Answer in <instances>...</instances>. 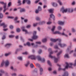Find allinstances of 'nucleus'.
Listing matches in <instances>:
<instances>
[{"mask_svg":"<svg viewBox=\"0 0 76 76\" xmlns=\"http://www.w3.org/2000/svg\"><path fill=\"white\" fill-rule=\"evenodd\" d=\"M66 66L65 68L64 69L61 68L60 67H61V65H59V64H57V65L59 67V68H58V70L59 71H60V70H64H64H65L66 69H68L69 67L70 68H72V66H73V65L74 66H76V59L75 61V63L74 64H73V63H70L69 64L67 62H66Z\"/></svg>","mask_w":76,"mask_h":76,"instance_id":"1","label":"nucleus"},{"mask_svg":"<svg viewBox=\"0 0 76 76\" xmlns=\"http://www.w3.org/2000/svg\"><path fill=\"white\" fill-rule=\"evenodd\" d=\"M52 49L51 48H50L48 49V51L50 52L49 57L50 58H54V61L55 63H57L58 61V58H60V55L62 53V51H60L59 53H58L57 55V57L58 58H55V56H51V54H53V52L51 51Z\"/></svg>","mask_w":76,"mask_h":76,"instance_id":"2","label":"nucleus"},{"mask_svg":"<svg viewBox=\"0 0 76 76\" xmlns=\"http://www.w3.org/2000/svg\"><path fill=\"white\" fill-rule=\"evenodd\" d=\"M28 57L29 58H31V59L32 60H35V59H36L37 58L39 61H42V62H43V63L45 62V59L44 58L41 59V57L39 56H38L37 57L35 56L32 55L29 56Z\"/></svg>","mask_w":76,"mask_h":76,"instance_id":"3","label":"nucleus"},{"mask_svg":"<svg viewBox=\"0 0 76 76\" xmlns=\"http://www.w3.org/2000/svg\"><path fill=\"white\" fill-rule=\"evenodd\" d=\"M36 34H37V31H34L33 33V35L32 37V38H33L34 39H37L38 38V36H37Z\"/></svg>","mask_w":76,"mask_h":76,"instance_id":"4","label":"nucleus"},{"mask_svg":"<svg viewBox=\"0 0 76 76\" xmlns=\"http://www.w3.org/2000/svg\"><path fill=\"white\" fill-rule=\"evenodd\" d=\"M26 2V3L28 4H31V1L29 0H23V4H24V3H25V2Z\"/></svg>","mask_w":76,"mask_h":76,"instance_id":"5","label":"nucleus"},{"mask_svg":"<svg viewBox=\"0 0 76 76\" xmlns=\"http://www.w3.org/2000/svg\"><path fill=\"white\" fill-rule=\"evenodd\" d=\"M50 41H52V42H56V41H58L59 42H60L61 41V39H51Z\"/></svg>","mask_w":76,"mask_h":76,"instance_id":"6","label":"nucleus"},{"mask_svg":"<svg viewBox=\"0 0 76 76\" xmlns=\"http://www.w3.org/2000/svg\"><path fill=\"white\" fill-rule=\"evenodd\" d=\"M4 63H5V66L6 67H7V66H8L9 65V64H10V63H9V62L8 60H7L5 61Z\"/></svg>","mask_w":76,"mask_h":76,"instance_id":"7","label":"nucleus"},{"mask_svg":"<svg viewBox=\"0 0 76 76\" xmlns=\"http://www.w3.org/2000/svg\"><path fill=\"white\" fill-rule=\"evenodd\" d=\"M22 29L23 31V32H26V34H28V32L25 29V27L24 26H23L21 28Z\"/></svg>","mask_w":76,"mask_h":76,"instance_id":"8","label":"nucleus"},{"mask_svg":"<svg viewBox=\"0 0 76 76\" xmlns=\"http://www.w3.org/2000/svg\"><path fill=\"white\" fill-rule=\"evenodd\" d=\"M39 72L40 75H42V72H43V69L41 67L39 68Z\"/></svg>","mask_w":76,"mask_h":76,"instance_id":"9","label":"nucleus"},{"mask_svg":"<svg viewBox=\"0 0 76 76\" xmlns=\"http://www.w3.org/2000/svg\"><path fill=\"white\" fill-rule=\"evenodd\" d=\"M55 29H56V26H53L51 29V31L53 33L54 32V30H55Z\"/></svg>","mask_w":76,"mask_h":76,"instance_id":"10","label":"nucleus"},{"mask_svg":"<svg viewBox=\"0 0 76 76\" xmlns=\"http://www.w3.org/2000/svg\"><path fill=\"white\" fill-rule=\"evenodd\" d=\"M58 45L61 47H66V46H67L66 44H64V45H62V44H61V43L60 42L58 43Z\"/></svg>","mask_w":76,"mask_h":76,"instance_id":"11","label":"nucleus"},{"mask_svg":"<svg viewBox=\"0 0 76 76\" xmlns=\"http://www.w3.org/2000/svg\"><path fill=\"white\" fill-rule=\"evenodd\" d=\"M73 12V8H68V12L69 13H72Z\"/></svg>","mask_w":76,"mask_h":76,"instance_id":"12","label":"nucleus"},{"mask_svg":"<svg viewBox=\"0 0 76 76\" xmlns=\"http://www.w3.org/2000/svg\"><path fill=\"white\" fill-rule=\"evenodd\" d=\"M53 34H61V33H60V32L59 31H56L55 32L54 31Z\"/></svg>","mask_w":76,"mask_h":76,"instance_id":"13","label":"nucleus"},{"mask_svg":"<svg viewBox=\"0 0 76 76\" xmlns=\"http://www.w3.org/2000/svg\"><path fill=\"white\" fill-rule=\"evenodd\" d=\"M0 3L1 4H4V8H5L6 7V3H4V2L2 1L0 2Z\"/></svg>","mask_w":76,"mask_h":76,"instance_id":"14","label":"nucleus"},{"mask_svg":"<svg viewBox=\"0 0 76 76\" xmlns=\"http://www.w3.org/2000/svg\"><path fill=\"white\" fill-rule=\"evenodd\" d=\"M1 22H2V20H0V26H4L5 24L4 23H1Z\"/></svg>","mask_w":76,"mask_h":76,"instance_id":"15","label":"nucleus"},{"mask_svg":"<svg viewBox=\"0 0 76 76\" xmlns=\"http://www.w3.org/2000/svg\"><path fill=\"white\" fill-rule=\"evenodd\" d=\"M0 72L1 73H0V76H2V74L4 73V71L2 69H1L0 70Z\"/></svg>","mask_w":76,"mask_h":76,"instance_id":"16","label":"nucleus"},{"mask_svg":"<svg viewBox=\"0 0 76 76\" xmlns=\"http://www.w3.org/2000/svg\"><path fill=\"white\" fill-rule=\"evenodd\" d=\"M50 18L49 19V20H50L51 19V18H54L55 16H54V15H53V14H51L50 15Z\"/></svg>","mask_w":76,"mask_h":76,"instance_id":"17","label":"nucleus"},{"mask_svg":"<svg viewBox=\"0 0 76 76\" xmlns=\"http://www.w3.org/2000/svg\"><path fill=\"white\" fill-rule=\"evenodd\" d=\"M54 10L53 9H50L48 10V11L50 13H53L54 12Z\"/></svg>","mask_w":76,"mask_h":76,"instance_id":"18","label":"nucleus"},{"mask_svg":"<svg viewBox=\"0 0 76 76\" xmlns=\"http://www.w3.org/2000/svg\"><path fill=\"white\" fill-rule=\"evenodd\" d=\"M64 22H62V21H59L58 22V24L59 25H64Z\"/></svg>","mask_w":76,"mask_h":76,"instance_id":"19","label":"nucleus"},{"mask_svg":"<svg viewBox=\"0 0 76 76\" xmlns=\"http://www.w3.org/2000/svg\"><path fill=\"white\" fill-rule=\"evenodd\" d=\"M37 10L40 12V11H41V10H42V8H41V6H39L38 7Z\"/></svg>","mask_w":76,"mask_h":76,"instance_id":"20","label":"nucleus"},{"mask_svg":"<svg viewBox=\"0 0 76 76\" xmlns=\"http://www.w3.org/2000/svg\"><path fill=\"white\" fill-rule=\"evenodd\" d=\"M68 12V9H64V11H63V13H66Z\"/></svg>","mask_w":76,"mask_h":76,"instance_id":"21","label":"nucleus"},{"mask_svg":"<svg viewBox=\"0 0 76 76\" xmlns=\"http://www.w3.org/2000/svg\"><path fill=\"white\" fill-rule=\"evenodd\" d=\"M61 35H64V36H65V37H68V35H67L65 34V33H64L63 32L62 33H61V34H60Z\"/></svg>","mask_w":76,"mask_h":76,"instance_id":"22","label":"nucleus"},{"mask_svg":"<svg viewBox=\"0 0 76 76\" xmlns=\"http://www.w3.org/2000/svg\"><path fill=\"white\" fill-rule=\"evenodd\" d=\"M3 18V14L1 13H0V19H2Z\"/></svg>","mask_w":76,"mask_h":76,"instance_id":"23","label":"nucleus"},{"mask_svg":"<svg viewBox=\"0 0 76 76\" xmlns=\"http://www.w3.org/2000/svg\"><path fill=\"white\" fill-rule=\"evenodd\" d=\"M42 42H47V39L45 38L43 39H42Z\"/></svg>","mask_w":76,"mask_h":76,"instance_id":"24","label":"nucleus"},{"mask_svg":"<svg viewBox=\"0 0 76 76\" xmlns=\"http://www.w3.org/2000/svg\"><path fill=\"white\" fill-rule=\"evenodd\" d=\"M11 76H17V74L16 73H14L11 74Z\"/></svg>","mask_w":76,"mask_h":76,"instance_id":"25","label":"nucleus"},{"mask_svg":"<svg viewBox=\"0 0 76 76\" xmlns=\"http://www.w3.org/2000/svg\"><path fill=\"white\" fill-rule=\"evenodd\" d=\"M52 4L53 6H55V7H56V6H57V4H56L54 2H53L52 3Z\"/></svg>","mask_w":76,"mask_h":76,"instance_id":"26","label":"nucleus"},{"mask_svg":"<svg viewBox=\"0 0 76 76\" xmlns=\"http://www.w3.org/2000/svg\"><path fill=\"white\" fill-rule=\"evenodd\" d=\"M68 76V72H66L64 73V74L62 76Z\"/></svg>","mask_w":76,"mask_h":76,"instance_id":"27","label":"nucleus"},{"mask_svg":"<svg viewBox=\"0 0 76 76\" xmlns=\"http://www.w3.org/2000/svg\"><path fill=\"white\" fill-rule=\"evenodd\" d=\"M11 45V44L8 43L5 45V47H9V46H10V45Z\"/></svg>","mask_w":76,"mask_h":76,"instance_id":"28","label":"nucleus"},{"mask_svg":"<svg viewBox=\"0 0 76 76\" xmlns=\"http://www.w3.org/2000/svg\"><path fill=\"white\" fill-rule=\"evenodd\" d=\"M12 5V3L11 2H9L8 4V7H10Z\"/></svg>","mask_w":76,"mask_h":76,"instance_id":"29","label":"nucleus"},{"mask_svg":"<svg viewBox=\"0 0 76 76\" xmlns=\"http://www.w3.org/2000/svg\"><path fill=\"white\" fill-rule=\"evenodd\" d=\"M38 25V23H34L33 24V26H34V27H35V26H37V25Z\"/></svg>","mask_w":76,"mask_h":76,"instance_id":"30","label":"nucleus"},{"mask_svg":"<svg viewBox=\"0 0 76 76\" xmlns=\"http://www.w3.org/2000/svg\"><path fill=\"white\" fill-rule=\"evenodd\" d=\"M7 18L8 19H13L14 18V17L11 16H8Z\"/></svg>","mask_w":76,"mask_h":76,"instance_id":"31","label":"nucleus"},{"mask_svg":"<svg viewBox=\"0 0 76 76\" xmlns=\"http://www.w3.org/2000/svg\"><path fill=\"white\" fill-rule=\"evenodd\" d=\"M58 3H59L60 5H62V3L61 1H60V0H58Z\"/></svg>","mask_w":76,"mask_h":76,"instance_id":"32","label":"nucleus"},{"mask_svg":"<svg viewBox=\"0 0 76 76\" xmlns=\"http://www.w3.org/2000/svg\"><path fill=\"white\" fill-rule=\"evenodd\" d=\"M18 3L19 5H21L22 4H21V1L20 0L18 1Z\"/></svg>","mask_w":76,"mask_h":76,"instance_id":"33","label":"nucleus"},{"mask_svg":"<svg viewBox=\"0 0 76 76\" xmlns=\"http://www.w3.org/2000/svg\"><path fill=\"white\" fill-rule=\"evenodd\" d=\"M58 29V30H61V29H62V28H61V27L60 26H58L57 27Z\"/></svg>","mask_w":76,"mask_h":76,"instance_id":"34","label":"nucleus"},{"mask_svg":"<svg viewBox=\"0 0 76 76\" xmlns=\"http://www.w3.org/2000/svg\"><path fill=\"white\" fill-rule=\"evenodd\" d=\"M72 31L73 32H76V30L73 28L72 29Z\"/></svg>","mask_w":76,"mask_h":76,"instance_id":"35","label":"nucleus"},{"mask_svg":"<svg viewBox=\"0 0 76 76\" xmlns=\"http://www.w3.org/2000/svg\"><path fill=\"white\" fill-rule=\"evenodd\" d=\"M76 3V2L75 1H72V2L71 3L72 5H75V4Z\"/></svg>","mask_w":76,"mask_h":76,"instance_id":"36","label":"nucleus"},{"mask_svg":"<svg viewBox=\"0 0 76 76\" xmlns=\"http://www.w3.org/2000/svg\"><path fill=\"white\" fill-rule=\"evenodd\" d=\"M23 12H25V10L24 9H21L20 10V13H22Z\"/></svg>","mask_w":76,"mask_h":76,"instance_id":"37","label":"nucleus"},{"mask_svg":"<svg viewBox=\"0 0 76 76\" xmlns=\"http://www.w3.org/2000/svg\"><path fill=\"white\" fill-rule=\"evenodd\" d=\"M39 10H38L36 9V10L35 11V13H39Z\"/></svg>","mask_w":76,"mask_h":76,"instance_id":"38","label":"nucleus"},{"mask_svg":"<svg viewBox=\"0 0 76 76\" xmlns=\"http://www.w3.org/2000/svg\"><path fill=\"white\" fill-rule=\"evenodd\" d=\"M36 44H41V42H36Z\"/></svg>","mask_w":76,"mask_h":76,"instance_id":"39","label":"nucleus"},{"mask_svg":"<svg viewBox=\"0 0 76 76\" xmlns=\"http://www.w3.org/2000/svg\"><path fill=\"white\" fill-rule=\"evenodd\" d=\"M5 63H4V61H3L1 64V66H4V64Z\"/></svg>","mask_w":76,"mask_h":76,"instance_id":"40","label":"nucleus"},{"mask_svg":"<svg viewBox=\"0 0 76 76\" xmlns=\"http://www.w3.org/2000/svg\"><path fill=\"white\" fill-rule=\"evenodd\" d=\"M29 64V62H28L27 64H25V66H26V67H28Z\"/></svg>","mask_w":76,"mask_h":76,"instance_id":"41","label":"nucleus"},{"mask_svg":"<svg viewBox=\"0 0 76 76\" xmlns=\"http://www.w3.org/2000/svg\"><path fill=\"white\" fill-rule=\"evenodd\" d=\"M65 57H66V58H69V55H68V54H66L64 56Z\"/></svg>","mask_w":76,"mask_h":76,"instance_id":"42","label":"nucleus"},{"mask_svg":"<svg viewBox=\"0 0 76 76\" xmlns=\"http://www.w3.org/2000/svg\"><path fill=\"white\" fill-rule=\"evenodd\" d=\"M31 25H28L27 26H26V28H31Z\"/></svg>","mask_w":76,"mask_h":76,"instance_id":"43","label":"nucleus"},{"mask_svg":"<svg viewBox=\"0 0 76 76\" xmlns=\"http://www.w3.org/2000/svg\"><path fill=\"white\" fill-rule=\"evenodd\" d=\"M18 59L20 60H22V58L21 57H18Z\"/></svg>","mask_w":76,"mask_h":76,"instance_id":"44","label":"nucleus"},{"mask_svg":"<svg viewBox=\"0 0 76 76\" xmlns=\"http://www.w3.org/2000/svg\"><path fill=\"white\" fill-rule=\"evenodd\" d=\"M15 37V36L14 35H9V38H13Z\"/></svg>","mask_w":76,"mask_h":76,"instance_id":"45","label":"nucleus"},{"mask_svg":"<svg viewBox=\"0 0 76 76\" xmlns=\"http://www.w3.org/2000/svg\"><path fill=\"white\" fill-rule=\"evenodd\" d=\"M64 8L62 7L61 10V12H62L63 13V11H64Z\"/></svg>","mask_w":76,"mask_h":76,"instance_id":"46","label":"nucleus"},{"mask_svg":"<svg viewBox=\"0 0 76 76\" xmlns=\"http://www.w3.org/2000/svg\"><path fill=\"white\" fill-rule=\"evenodd\" d=\"M22 54H24V55H27V54H28V52H26L23 53Z\"/></svg>","mask_w":76,"mask_h":76,"instance_id":"47","label":"nucleus"},{"mask_svg":"<svg viewBox=\"0 0 76 76\" xmlns=\"http://www.w3.org/2000/svg\"><path fill=\"white\" fill-rule=\"evenodd\" d=\"M17 32H20V28H17Z\"/></svg>","mask_w":76,"mask_h":76,"instance_id":"48","label":"nucleus"},{"mask_svg":"<svg viewBox=\"0 0 76 76\" xmlns=\"http://www.w3.org/2000/svg\"><path fill=\"white\" fill-rule=\"evenodd\" d=\"M36 66L37 67H40V65L38 64H36Z\"/></svg>","mask_w":76,"mask_h":76,"instance_id":"49","label":"nucleus"},{"mask_svg":"<svg viewBox=\"0 0 76 76\" xmlns=\"http://www.w3.org/2000/svg\"><path fill=\"white\" fill-rule=\"evenodd\" d=\"M5 38H6V36L5 35L3 36L2 38V39H4Z\"/></svg>","mask_w":76,"mask_h":76,"instance_id":"50","label":"nucleus"},{"mask_svg":"<svg viewBox=\"0 0 76 76\" xmlns=\"http://www.w3.org/2000/svg\"><path fill=\"white\" fill-rule=\"evenodd\" d=\"M4 10L3 11V12H4V13L5 12L6 10H7V8H6V7H5V8H4Z\"/></svg>","mask_w":76,"mask_h":76,"instance_id":"51","label":"nucleus"},{"mask_svg":"<svg viewBox=\"0 0 76 76\" xmlns=\"http://www.w3.org/2000/svg\"><path fill=\"white\" fill-rule=\"evenodd\" d=\"M30 67H31V68H32L33 67H34V65L32 64H30Z\"/></svg>","mask_w":76,"mask_h":76,"instance_id":"52","label":"nucleus"},{"mask_svg":"<svg viewBox=\"0 0 76 76\" xmlns=\"http://www.w3.org/2000/svg\"><path fill=\"white\" fill-rule=\"evenodd\" d=\"M36 19L37 20H40V18H39V17H37L36 18Z\"/></svg>","mask_w":76,"mask_h":76,"instance_id":"53","label":"nucleus"},{"mask_svg":"<svg viewBox=\"0 0 76 76\" xmlns=\"http://www.w3.org/2000/svg\"><path fill=\"white\" fill-rule=\"evenodd\" d=\"M26 44L27 45H28V46H30V45H31V44H30V43H29V42H27Z\"/></svg>","mask_w":76,"mask_h":76,"instance_id":"54","label":"nucleus"},{"mask_svg":"<svg viewBox=\"0 0 76 76\" xmlns=\"http://www.w3.org/2000/svg\"><path fill=\"white\" fill-rule=\"evenodd\" d=\"M48 70L49 71H51L52 70V68L51 67H49L48 68Z\"/></svg>","mask_w":76,"mask_h":76,"instance_id":"55","label":"nucleus"},{"mask_svg":"<svg viewBox=\"0 0 76 76\" xmlns=\"http://www.w3.org/2000/svg\"><path fill=\"white\" fill-rule=\"evenodd\" d=\"M15 23H19L20 22V21L19 20H16L15 21Z\"/></svg>","mask_w":76,"mask_h":76,"instance_id":"56","label":"nucleus"},{"mask_svg":"<svg viewBox=\"0 0 76 76\" xmlns=\"http://www.w3.org/2000/svg\"><path fill=\"white\" fill-rule=\"evenodd\" d=\"M41 52H42V50H40L39 51L38 53L39 54H41Z\"/></svg>","mask_w":76,"mask_h":76,"instance_id":"57","label":"nucleus"},{"mask_svg":"<svg viewBox=\"0 0 76 76\" xmlns=\"http://www.w3.org/2000/svg\"><path fill=\"white\" fill-rule=\"evenodd\" d=\"M7 26V25L5 24H4V25L3 26V28H6Z\"/></svg>","mask_w":76,"mask_h":76,"instance_id":"58","label":"nucleus"},{"mask_svg":"<svg viewBox=\"0 0 76 76\" xmlns=\"http://www.w3.org/2000/svg\"><path fill=\"white\" fill-rule=\"evenodd\" d=\"M48 63L49 65H51V63H50V61H48Z\"/></svg>","mask_w":76,"mask_h":76,"instance_id":"59","label":"nucleus"},{"mask_svg":"<svg viewBox=\"0 0 76 76\" xmlns=\"http://www.w3.org/2000/svg\"><path fill=\"white\" fill-rule=\"evenodd\" d=\"M7 30H8V28H5L3 29V31H6Z\"/></svg>","mask_w":76,"mask_h":76,"instance_id":"60","label":"nucleus"},{"mask_svg":"<svg viewBox=\"0 0 76 76\" xmlns=\"http://www.w3.org/2000/svg\"><path fill=\"white\" fill-rule=\"evenodd\" d=\"M10 27V29H13V26L12 25H11Z\"/></svg>","mask_w":76,"mask_h":76,"instance_id":"61","label":"nucleus"},{"mask_svg":"<svg viewBox=\"0 0 76 76\" xmlns=\"http://www.w3.org/2000/svg\"><path fill=\"white\" fill-rule=\"evenodd\" d=\"M9 53H6L5 54V56H6V57L7 56H9Z\"/></svg>","mask_w":76,"mask_h":76,"instance_id":"62","label":"nucleus"},{"mask_svg":"<svg viewBox=\"0 0 76 76\" xmlns=\"http://www.w3.org/2000/svg\"><path fill=\"white\" fill-rule=\"evenodd\" d=\"M18 19V17H15V20H17Z\"/></svg>","mask_w":76,"mask_h":76,"instance_id":"63","label":"nucleus"},{"mask_svg":"<svg viewBox=\"0 0 76 76\" xmlns=\"http://www.w3.org/2000/svg\"><path fill=\"white\" fill-rule=\"evenodd\" d=\"M39 25H42V22H39Z\"/></svg>","mask_w":76,"mask_h":76,"instance_id":"64","label":"nucleus"}]
</instances>
